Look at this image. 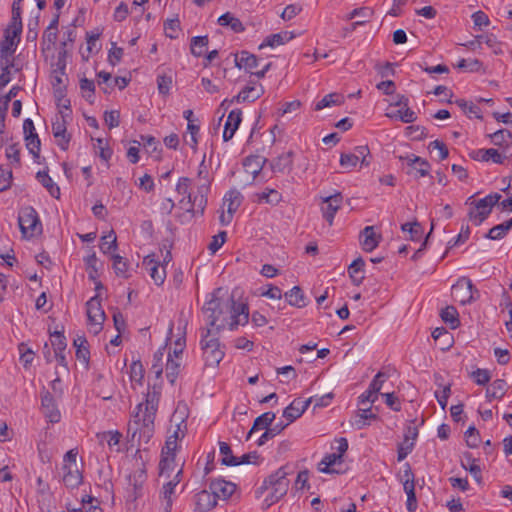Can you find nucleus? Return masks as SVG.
Returning a JSON list of instances; mask_svg holds the SVG:
<instances>
[{"instance_id":"1","label":"nucleus","mask_w":512,"mask_h":512,"mask_svg":"<svg viewBox=\"0 0 512 512\" xmlns=\"http://www.w3.org/2000/svg\"><path fill=\"white\" fill-rule=\"evenodd\" d=\"M203 313L208 319V328L219 333L229 326L230 330L236 329L239 325H245L249 320V309L244 303H237L233 298L221 299L213 296L205 302Z\"/></svg>"},{"instance_id":"2","label":"nucleus","mask_w":512,"mask_h":512,"mask_svg":"<svg viewBox=\"0 0 512 512\" xmlns=\"http://www.w3.org/2000/svg\"><path fill=\"white\" fill-rule=\"evenodd\" d=\"M159 401L160 392L154 388L147 392L145 401L135 407L127 431L132 443L137 442V445L140 446L142 442L148 443L152 438Z\"/></svg>"},{"instance_id":"3","label":"nucleus","mask_w":512,"mask_h":512,"mask_svg":"<svg viewBox=\"0 0 512 512\" xmlns=\"http://www.w3.org/2000/svg\"><path fill=\"white\" fill-rule=\"evenodd\" d=\"M288 472L285 466L280 467L274 473L267 476L262 484L256 489L257 498L265 496L262 506L267 509L280 501L288 492L290 481L287 479Z\"/></svg>"},{"instance_id":"4","label":"nucleus","mask_w":512,"mask_h":512,"mask_svg":"<svg viewBox=\"0 0 512 512\" xmlns=\"http://www.w3.org/2000/svg\"><path fill=\"white\" fill-rule=\"evenodd\" d=\"M217 334L218 333L211 328H206L202 331L200 345L206 366H218L225 356L224 349L219 342Z\"/></svg>"},{"instance_id":"5","label":"nucleus","mask_w":512,"mask_h":512,"mask_svg":"<svg viewBox=\"0 0 512 512\" xmlns=\"http://www.w3.org/2000/svg\"><path fill=\"white\" fill-rule=\"evenodd\" d=\"M501 195L497 192L490 193L482 199L473 200V196L469 197L466 204L471 206L468 212V218L476 226L482 224L490 215L493 207L499 203Z\"/></svg>"},{"instance_id":"6","label":"nucleus","mask_w":512,"mask_h":512,"mask_svg":"<svg viewBox=\"0 0 512 512\" xmlns=\"http://www.w3.org/2000/svg\"><path fill=\"white\" fill-rule=\"evenodd\" d=\"M197 180V190L193 201L196 204L197 212H199L200 215H203L207 206V195L210 191L211 185V177L209 169L205 163V158L201 161L198 167Z\"/></svg>"},{"instance_id":"7","label":"nucleus","mask_w":512,"mask_h":512,"mask_svg":"<svg viewBox=\"0 0 512 512\" xmlns=\"http://www.w3.org/2000/svg\"><path fill=\"white\" fill-rule=\"evenodd\" d=\"M18 224L20 231L25 238L33 237L42 231V225L38 213L32 206H25L20 209L18 214Z\"/></svg>"},{"instance_id":"8","label":"nucleus","mask_w":512,"mask_h":512,"mask_svg":"<svg viewBox=\"0 0 512 512\" xmlns=\"http://www.w3.org/2000/svg\"><path fill=\"white\" fill-rule=\"evenodd\" d=\"M178 432H174L169 436L165 442V446L161 451V459L159 462L160 476L166 475L170 477L171 473L175 470L176 463L175 457L178 450Z\"/></svg>"},{"instance_id":"9","label":"nucleus","mask_w":512,"mask_h":512,"mask_svg":"<svg viewBox=\"0 0 512 512\" xmlns=\"http://www.w3.org/2000/svg\"><path fill=\"white\" fill-rule=\"evenodd\" d=\"M86 306L88 324L91 326L92 332L98 334L103 328L106 317L101 306V300L98 296H94L86 303Z\"/></svg>"},{"instance_id":"10","label":"nucleus","mask_w":512,"mask_h":512,"mask_svg":"<svg viewBox=\"0 0 512 512\" xmlns=\"http://www.w3.org/2000/svg\"><path fill=\"white\" fill-rule=\"evenodd\" d=\"M475 293L478 294V290L474 289L471 280L466 277L460 278L452 286V295L461 305L471 303L475 299Z\"/></svg>"},{"instance_id":"11","label":"nucleus","mask_w":512,"mask_h":512,"mask_svg":"<svg viewBox=\"0 0 512 512\" xmlns=\"http://www.w3.org/2000/svg\"><path fill=\"white\" fill-rule=\"evenodd\" d=\"M191 179L188 177H180L176 184V191L178 194L183 195L184 197L179 201L181 205H184L186 211L192 212L194 214H199L197 212L196 204L193 199L195 197V192L191 193Z\"/></svg>"},{"instance_id":"12","label":"nucleus","mask_w":512,"mask_h":512,"mask_svg":"<svg viewBox=\"0 0 512 512\" xmlns=\"http://www.w3.org/2000/svg\"><path fill=\"white\" fill-rule=\"evenodd\" d=\"M342 202L343 196L340 192L322 197L321 212L329 226L333 224L335 214L341 208Z\"/></svg>"},{"instance_id":"13","label":"nucleus","mask_w":512,"mask_h":512,"mask_svg":"<svg viewBox=\"0 0 512 512\" xmlns=\"http://www.w3.org/2000/svg\"><path fill=\"white\" fill-rule=\"evenodd\" d=\"M61 117H57L56 120L52 123V133L53 136L57 139V144L62 150H67L70 142V135L67 133V121L66 118L69 117V114H65L63 111H60Z\"/></svg>"},{"instance_id":"14","label":"nucleus","mask_w":512,"mask_h":512,"mask_svg":"<svg viewBox=\"0 0 512 512\" xmlns=\"http://www.w3.org/2000/svg\"><path fill=\"white\" fill-rule=\"evenodd\" d=\"M142 265L148 271L156 285H162L164 283L166 279V270L163 266H160V262L156 258L155 254L145 256Z\"/></svg>"},{"instance_id":"15","label":"nucleus","mask_w":512,"mask_h":512,"mask_svg":"<svg viewBox=\"0 0 512 512\" xmlns=\"http://www.w3.org/2000/svg\"><path fill=\"white\" fill-rule=\"evenodd\" d=\"M20 34L21 33H17L16 35H14L12 33L11 28L7 27L4 33V39L1 41L0 44L1 60H6L7 62L10 61V58L15 53L17 45L20 41Z\"/></svg>"},{"instance_id":"16","label":"nucleus","mask_w":512,"mask_h":512,"mask_svg":"<svg viewBox=\"0 0 512 512\" xmlns=\"http://www.w3.org/2000/svg\"><path fill=\"white\" fill-rule=\"evenodd\" d=\"M264 93V88L261 84L250 82L245 86L235 97L232 98L230 103L236 102H254L259 99Z\"/></svg>"},{"instance_id":"17","label":"nucleus","mask_w":512,"mask_h":512,"mask_svg":"<svg viewBox=\"0 0 512 512\" xmlns=\"http://www.w3.org/2000/svg\"><path fill=\"white\" fill-rule=\"evenodd\" d=\"M209 489L213 492L216 500H227L236 490V485L230 481L216 479L211 481Z\"/></svg>"},{"instance_id":"18","label":"nucleus","mask_w":512,"mask_h":512,"mask_svg":"<svg viewBox=\"0 0 512 512\" xmlns=\"http://www.w3.org/2000/svg\"><path fill=\"white\" fill-rule=\"evenodd\" d=\"M41 405L45 417L51 423H58L60 421V411L57 408L54 397L48 391L42 395Z\"/></svg>"},{"instance_id":"19","label":"nucleus","mask_w":512,"mask_h":512,"mask_svg":"<svg viewBox=\"0 0 512 512\" xmlns=\"http://www.w3.org/2000/svg\"><path fill=\"white\" fill-rule=\"evenodd\" d=\"M470 157L476 161H492L496 164H504L505 160L508 158L506 155L499 153L498 150L494 148L473 150L470 152Z\"/></svg>"},{"instance_id":"20","label":"nucleus","mask_w":512,"mask_h":512,"mask_svg":"<svg viewBox=\"0 0 512 512\" xmlns=\"http://www.w3.org/2000/svg\"><path fill=\"white\" fill-rule=\"evenodd\" d=\"M147 480L146 467L143 461H136V468L129 475V483L133 486L135 498L140 496V492Z\"/></svg>"},{"instance_id":"21","label":"nucleus","mask_w":512,"mask_h":512,"mask_svg":"<svg viewBox=\"0 0 512 512\" xmlns=\"http://www.w3.org/2000/svg\"><path fill=\"white\" fill-rule=\"evenodd\" d=\"M217 505V500L213 492L202 490L194 495V509L200 512H206Z\"/></svg>"},{"instance_id":"22","label":"nucleus","mask_w":512,"mask_h":512,"mask_svg":"<svg viewBox=\"0 0 512 512\" xmlns=\"http://www.w3.org/2000/svg\"><path fill=\"white\" fill-rule=\"evenodd\" d=\"M360 244L366 252L373 251L380 243L381 235L376 234L373 226H366L360 233Z\"/></svg>"},{"instance_id":"23","label":"nucleus","mask_w":512,"mask_h":512,"mask_svg":"<svg viewBox=\"0 0 512 512\" xmlns=\"http://www.w3.org/2000/svg\"><path fill=\"white\" fill-rule=\"evenodd\" d=\"M293 155V151L290 150L274 158L270 163L272 171L281 174L289 173L293 165Z\"/></svg>"},{"instance_id":"24","label":"nucleus","mask_w":512,"mask_h":512,"mask_svg":"<svg viewBox=\"0 0 512 512\" xmlns=\"http://www.w3.org/2000/svg\"><path fill=\"white\" fill-rule=\"evenodd\" d=\"M242 120V112L240 109L232 110L227 117L224 131H223V140L229 141L233 138L236 130L238 129Z\"/></svg>"},{"instance_id":"25","label":"nucleus","mask_w":512,"mask_h":512,"mask_svg":"<svg viewBox=\"0 0 512 512\" xmlns=\"http://www.w3.org/2000/svg\"><path fill=\"white\" fill-rule=\"evenodd\" d=\"M63 470V483L68 488H76L82 483V474L77 466L62 467Z\"/></svg>"},{"instance_id":"26","label":"nucleus","mask_w":512,"mask_h":512,"mask_svg":"<svg viewBox=\"0 0 512 512\" xmlns=\"http://www.w3.org/2000/svg\"><path fill=\"white\" fill-rule=\"evenodd\" d=\"M235 65L239 69L253 73V70L258 66V58L248 51H241V53L235 57Z\"/></svg>"},{"instance_id":"27","label":"nucleus","mask_w":512,"mask_h":512,"mask_svg":"<svg viewBox=\"0 0 512 512\" xmlns=\"http://www.w3.org/2000/svg\"><path fill=\"white\" fill-rule=\"evenodd\" d=\"M294 38L293 32L283 31L276 34H271L265 38V40L260 44L259 49L264 47H276L279 45H283Z\"/></svg>"},{"instance_id":"28","label":"nucleus","mask_w":512,"mask_h":512,"mask_svg":"<svg viewBox=\"0 0 512 512\" xmlns=\"http://www.w3.org/2000/svg\"><path fill=\"white\" fill-rule=\"evenodd\" d=\"M365 261L363 258L358 257L348 267V274L352 280V283L356 286L362 284L364 276Z\"/></svg>"},{"instance_id":"29","label":"nucleus","mask_w":512,"mask_h":512,"mask_svg":"<svg viewBox=\"0 0 512 512\" xmlns=\"http://www.w3.org/2000/svg\"><path fill=\"white\" fill-rule=\"evenodd\" d=\"M461 466L470 472L473 478L480 483L482 480V472L480 466L477 464V460L473 458L472 454L466 452L463 454V460L461 461Z\"/></svg>"},{"instance_id":"30","label":"nucleus","mask_w":512,"mask_h":512,"mask_svg":"<svg viewBox=\"0 0 512 512\" xmlns=\"http://www.w3.org/2000/svg\"><path fill=\"white\" fill-rule=\"evenodd\" d=\"M287 303L297 308H303L307 305L306 297L299 286H294L284 294Z\"/></svg>"},{"instance_id":"31","label":"nucleus","mask_w":512,"mask_h":512,"mask_svg":"<svg viewBox=\"0 0 512 512\" xmlns=\"http://www.w3.org/2000/svg\"><path fill=\"white\" fill-rule=\"evenodd\" d=\"M385 115L390 119L400 120L403 123H412L417 119L416 113L409 107H400L398 110L387 111Z\"/></svg>"},{"instance_id":"32","label":"nucleus","mask_w":512,"mask_h":512,"mask_svg":"<svg viewBox=\"0 0 512 512\" xmlns=\"http://www.w3.org/2000/svg\"><path fill=\"white\" fill-rule=\"evenodd\" d=\"M218 24L223 27H230L235 33H241L245 30L242 22L234 17L230 12H226L218 18Z\"/></svg>"},{"instance_id":"33","label":"nucleus","mask_w":512,"mask_h":512,"mask_svg":"<svg viewBox=\"0 0 512 512\" xmlns=\"http://www.w3.org/2000/svg\"><path fill=\"white\" fill-rule=\"evenodd\" d=\"M275 417H276L275 413H273V412H265V413L261 414L260 416H258L254 420L252 428L250 429V431L247 435V439H249L250 436L252 435V433H254L255 431L267 429L273 423V421L275 420Z\"/></svg>"},{"instance_id":"34","label":"nucleus","mask_w":512,"mask_h":512,"mask_svg":"<svg viewBox=\"0 0 512 512\" xmlns=\"http://www.w3.org/2000/svg\"><path fill=\"white\" fill-rule=\"evenodd\" d=\"M506 387L507 383L503 379H497L495 380L490 387L486 389V398L489 402L492 401V399H500L502 398L506 393Z\"/></svg>"},{"instance_id":"35","label":"nucleus","mask_w":512,"mask_h":512,"mask_svg":"<svg viewBox=\"0 0 512 512\" xmlns=\"http://www.w3.org/2000/svg\"><path fill=\"white\" fill-rule=\"evenodd\" d=\"M38 181L47 189L49 194L54 198L60 197V188L53 182L52 178L45 171H39L36 174Z\"/></svg>"},{"instance_id":"36","label":"nucleus","mask_w":512,"mask_h":512,"mask_svg":"<svg viewBox=\"0 0 512 512\" xmlns=\"http://www.w3.org/2000/svg\"><path fill=\"white\" fill-rule=\"evenodd\" d=\"M344 102V98L339 93H330L325 95L321 100H319L315 106L314 110L320 111L326 107H330L332 105H341Z\"/></svg>"},{"instance_id":"37","label":"nucleus","mask_w":512,"mask_h":512,"mask_svg":"<svg viewBox=\"0 0 512 512\" xmlns=\"http://www.w3.org/2000/svg\"><path fill=\"white\" fill-rule=\"evenodd\" d=\"M440 316L443 322L448 324L451 329H456L460 324L459 314L454 306H447L442 309Z\"/></svg>"},{"instance_id":"38","label":"nucleus","mask_w":512,"mask_h":512,"mask_svg":"<svg viewBox=\"0 0 512 512\" xmlns=\"http://www.w3.org/2000/svg\"><path fill=\"white\" fill-rule=\"evenodd\" d=\"M73 344L76 347V357L87 363L90 357V352L86 338L84 336H77V338L74 339Z\"/></svg>"},{"instance_id":"39","label":"nucleus","mask_w":512,"mask_h":512,"mask_svg":"<svg viewBox=\"0 0 512 512\" xmlns=\"http://www.w3.org/2000/svg\"><path fill=\"white\" fill-rule=\"evenodd\" d=\"M376 418L377 416L372 412L371 408L359 409L355 417L354 425L357 429H363L370 424L369 420Z\"/></svg>"},{"instance_id":"40","label":"nucleus","mask_w":512,"mask_h":512,"mask_svg":"<svg viewBox=\"0 0 512 512\" xmlns=\"http://www.w3.org/2000/svg\"><path fill=\"white\" fill-rule=\"evenodd\" d=\"M255 196L258 202H265L272 205L278 204L282 199L281 194L277 190L269 188L257 193Z\"/></svg>"},{"instance_id":"41","label":"nucleus","mask_w":512,"mask_h":512,"mask_svg":"<svg viewBox=\"0 0 512 512\" xmlns=\"http://www.w3.org/2000/svg\"><path fill=\"white\" fill-rule=\"evenodd\" d=\"M117 249V237L113 230L101 237L100 250L104 254H110Z\"/></svg>"},{"instance_id":"42","label":"nucleus","mask_w":512,"mask_h":512,"mask_svg":"<svg viewBox=\"0 0 512 512\" xmlns=\"http://www.w3.org/2000/svg\"><path fill=\"white\" fill-rule=\"evenodd\" d=\"M219 452L222 456L221 463L225 466H238L236 456L232 454L231 447L226 442H219Z\"/></svg>"},{"instance_id":"43","label":"nucleus","mask_w":512,"mask_h":512,"mask_svg":"<svg viewBox=\"0 0 512 512\" xmlns=\"http://www.w3.org/2000/svg\"><path fill=\"white\" fill-rule=\"evenodd\" d=\"M455 104L458 105L462 109V111L468 116V117H475L478 119H482L481 110L480 108L475 105L472 102H468L464 99H457L455 100Z\"/></svg>"},{"instance_id":"44","label":"nucleus","mask_w":512,"mask_h":512,"mask_svg":"<svg viewBox=\"0 0 512 512\" xmlns=\"http://www.w3.org/2000/svg\"><path fill=\"white\" fill-rule=\"evenodd\" d=\"M8 27L14 35L22 32L21 7L18 6V2L12 4V18Z\"/></svg>"},{"instance_id":"45","label":"nucleus","mask_w":512,"mask_h":512,"mask_svg":"<svg viewBox=\"0 0 512 512\" xmlns=\"http://www.w3.org/2000/svg\"><path fill=\"white\" fill-rule=\"evenodd\" d=\"M287 424L280 422L275 424L273 427H268L265 429V432L260 436V438L257 441L258 446L264 445L269 439L274 438L276 435L280 434Z\"/></svg>"},{"instance_id":"46","label":"nucleus","mask_w":512,"mask_h":512,"mask_svg":"<svg viewBox=\"0 0 512 512\" xmlns=\"http://www.w3.org/2000/svg\"><path fill=\"white\" fill-rule=\"evenodd\" d=\"M180 372V361L168 355L166 363V377L171 384H174Z\"/></svg>"},{"instance_id":"47","label":"nucleus","mask_w":512,"mask_h":512,"mask_svg":"<svg viewBox=\"0 0 512 512\" xmlns=\"http://www.w3.org/2000/svg\"><path fill=\"white\" fill-rule=\"evenodd\" d=\"M372 14L373 11L368 7L356 8L346 16V20H352L356 17V15H361V17L364 18V20L356 21L352 24L353 28H356L357 26L364 25L368 21V18L372 16Z\"/></svg>"},{"instance_id":"48","label":"nucleus","mask_w":512,"mask_h":512,"mask_svg":"<svg viewBox=\"0 0 512 512\" xmlns=\"http://www.w3.org/2000/svg\"><path fill=\"white\" fill-rule=\"evenodd\" d=\"M241 194L237 191H229L224 197V203L227 204V212L234 214L241 205Z\"/></svg>"},{"instance_id":"49","label":"nucleus","mask_w":512,"mask_h":512,"mask_svg":"<svg viewBox=\"0 0 512 512\" xmlns=\"http://www.w3.org/2000/svg\"><path fill=\"white\" fill-rule=\"evenodd\" d=\"M342 457L340 454L337 453H331L326 455L318 464L319 471L323 473H332L334 472L333 469H331V466H333L336 462L341 461Z\"/></svg>"},{"instance_id":"50","label":"nucleus","mask_w":512,"mask_h":512,"mask_svg":"<svg viewBox=\"0 0 512 512\" xmlns=\"http://www.w3.org/2000/svg\"><path fill=\"white\" fill-rule=\"evenodd\" d=\"M510 229L511 228L508 225L507 221H505L501 224L492 227L485 237L490 240H500L505 237V235L508 233Z\"/></svg>"},{"instance_id":"51","label":"nucleus","mask_w":512,"mask_h":512,"mask_svg":"<svg viewBox=\"0 0 512 512\" xmlns=\"http://www.w3.org/2000/svg\"><path fill=\"white\" fill-rule=\"evenodd\" d=\"M208 37L207 36H196L191 40V53L200 57L204 54V48L208 45Z\"/></svg>"},{"instance_id":"52","label":"nucleus","mask_w":512,"mask_h":512,"mask_svg":"<svg viewBox=\"0 0 512 512\" xmlns=\"http://www.w3.org/2000/svg\"><path fill=\"white\" fill-rule=\"evenodd\" d=\"M404 492L407 495L406 508L409 512H415L417 509V498L415 494V484L403 485Z\"/></svg>"},{"instance_id":"53","label":"nucleus","mask_w":512,"mask_h":512,"mask_svg":"<svg viewBox=\"0 0 512 512\" xmlns=\"http://www.w3.org/2000/svg\"><path fill=\"white\" fill-rule=\"evenodd\" d=\"M18 351L20 353V361L25 368H28L29 365L34 360V352L28 345L24 342L18 345Z\"/></svg>"},{"instance_id":"54","label":"nucleus","mask_w":512,"mask_h":512,"mask_svg":"<svg viewBox=\"0 0 512 512\" xmlns=\"http://www.w3.org/2000/svg\"><path fill=\"white\" fill-rule=\"evenodd\" d=\"M80 89L83 93V97L89 102L94 101L95 84L92 80L83 78L80 80Z\"/></svg>"},{"instance_id":"55","label":"nucleus","mask_w":512,"mask_h":512,"mask_svg":"<svg viewBox=\"0 0 512 512\" xmlns=\"http://www.w3.org/2000/svg\"><path fill=\"white\" fill-rule=\"evenodd\" d=\"M164 350L165 348L158 349L153 356V363L151 366V371L155 373L157 378H160L163 372V358H164Z\"/></svg>"},{"instance_id":"56","label":"nucleus","mask_w":512,"mask_h":512,"mask_svg":"<svg viewBox=\"0 0 512 512\" xmlns=\"http://www.w3.org/2000/svg\"><path fill=\"white\" fill-rule=\"evenodd\" d=\"M113 268L117 276L127 278L128 263L120 255H113Z\"/></svg>"},{"instance_id":"57","label":"nucleus","mask_w":512,"mask_h":512,"mask_svg":"<svg viewBox=\"0 0 512 512\" xmlns=\"http://www.w3.org/2000/svg\"><path fill=\"white\" fill-rule=\"evenodd\" d=\"M481 38V44L485 43L489 48L493 50L495 54H502L501 43L497 40V37L493 34H483L479 35Z\"/></svg>"},{"instance_id":"58","label":"nucleus","mask_w":512,"mask_h":512,"mask_svg":"<svg viewBox=\"0 0 512 512\" xmlns=\"http://www.w3.org/2000/svg\"><path fill=\"white\" fill-rule=\"evenodd\" d=\"M413 161H416V166L411 167V169L415 171V176L417 178L429 175L431 166L427 160L423 158H414Z\"/></svg>"},{"instance_id":"59","label":"nucleus","mask_w":512,"mask_h":512,"mask_svg":"<svg viewBox=\"0 0 512 512\" xmlns=\"http://www.w3.org/2000/svg\"><path fill=\"white\" fill-rule=\"evenodd\" d=\"M457 67L468 72H478L482 68V62L478 59H461Z\"/></svg>"},{"instance_id":"60","label":"nucleus","mask_w":512,"mask_h":512,"mask_svg":"<svg viewBox=\"0 0 512 512\" xmlns=\"http://www.w3.org/2000/svg\"><path fill=\"white\" fill-rule=\"evenodd\" d=\"M340 165L346 170H352L359 162V155L353 153H342L340 156Z\"/></svg>"},{"instance_id":"61","label":"nucleus","mask_w":512,"mask_h":512,"mask_svg":"<svg viewBox=\"0 0 512 512\" xmlns=\"http://www.w3.org/2000/svg\"><path fill=\"white\" fill-rule=\"evenodd\" d=\"M471 378L476 384L484 386L491 380V374L487 369L478 368L471 373Z\"/></svg>"},{"instance_id":"62","label":"nucleus","mask_w":512,"mask_h":512,"mask_svg":"<svg viewBox=\"0 0 512 512\" xmlns=\"http://www.w3.org/2000/svg\"><path fill=\"white\" fill-rule=\"evenodd\" d=\"M20 145L18 143L10 144L6 148V157L12 163L16 165H20Z\"/></svg>"},{"instance_id":"63","label":"nucleus","mask_w":512,"mask_h":512,"mask_svg":"<svg viewBox=\"0 0 512 512\" xmlns=\"http://www.w3.org/2000/svg\"><path fill=\"white\" fill-rule=\"evenodd\" d=\"M489 137L494 145L501 146L506 142L507 138H512V133L509 130L500 129L490 134Z\"/></svg>"},{"instance_id":"64","label":"nucleus","mask_w":512,"mask_h":512,"mask_svg":"<svg viewBox=\"0 0 512 512\" xmlns=\"http://www.w3.org/2000/svg\"><path fill=\"white\" fill-rule=\"evenodd\" d=\"M26 141V147L29 150L31 154H33L35 157L39 156L40 152V139L38 137V134L29 135L25 137Z\"/></svg>"}]
</instances>
